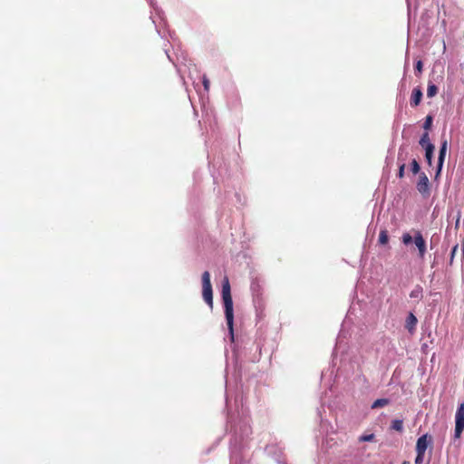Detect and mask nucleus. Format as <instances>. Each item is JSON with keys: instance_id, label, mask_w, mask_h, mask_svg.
<instances>
[{"instance_id": "27", "label": "nucleus", "mask_w": 464, "mask_h": 464, "mask_svg": "<svg viewBox=\"0 0 464 464\" xmlns=\"http://www.w3.org/2000/svg\"><path fill=\"white\" fill-rule=\"evenodd\" d=\"M402 464H410V463H409V462H407V461H404Z\"/></svg>"}, {"instance_id": "8", "label": "nucleus", "mask_w": 464, "mask_h": 464, "mask_svg": "<svg viewBox=\"0 0 464 464\" xmlns=\"http://www.w3.org/2000/svg\"><path fill=\"white\" fill-rule=\"evenodd\" d=\"M422 98V92L419 88H415L412 91L411 98V106H418L421 101Z\"/></svg>"}, {"instance_id": "12", "label": "nucleus", "mask_w": 464, "mask_h": 464, "mask_svg": "<svg viewBox=\"0 0 464 464\" xmlns=\"http://www.w3.org/2000/svg\"><path fill=\"white\" fill-rule=\"evenodd\" d=\"M438 92V88L437 86L432 83V82H429L428 84V89H427V96L429 98H431V97H434Z\"/></svg>"}, {"instance_id": "7", "label": "nucleus", "mask_w": 464, "mask_h": 464, "mask_svg": "<svg viewBox=\"0 0 464 464\" xmlns=\"http://www.w3.org/2000/svg\"><path fill=\"white\" fill-rule=\"evenodd\" d=\"M447 149H448V141L446 140H444L441 142V146H440V149L439 159H438L437 176L441 171V169H442V166H443V162H444V160H445V156H446V153H447Z\"/></svg>"}, {"instance_id": "26", "label": "nucleus", "mask_w": 464, "mask_h": 464, "mask_svg": "<svg viewBox=\"0 0 464 464\" xmlns=\"http://www.w3.org/2000/svg\"><path fill=\"white\" fill-rule=\"evenodd\" d=\"M459 218H460V214H459L458 216V218H457V221H456V227H459Z\"/></svg>"}, {"instance_id": "1", "label": "nucleus", "mask_w": 464, "mask_h": 464, "mask_svg": "<svg viewBox=\"0 0 464 464\" xmlns=\"http://www.w3.org/2000/svg\"><path fill=\"white\" fill-rule=\"evenodd\" d=\"M221 295H222V299H223V303H224L227 324L228 326L230 334L233 337V322H234L233 301H232V296H231L230 284H229L227 277H225L223 280Z\"/></svg>"}, {"instance_id": "16", "label": "nucleus", "mask_w": 464, "mask_h": 464, "mask_svg": "<svg viewBox=\"0 0 464 464\" xmlns=\"http://www.w3.org/2000/svg\"><path fill=\"white\" fill-rule=\"evenodd\" d=\"M421 293H422V290L420 286H417L416 288H414L411 294H410V296L411 298H419L421 296Z\"/></svg>"}, {"instance_id": "17", "label": "nucleus", "mask_w": 464, "mask_h": 464, "mask_svg": "<svg viewBox=\"0 0 464 464\" xmlns=\"http://www.w3.org/2000/svg\"><path fill=\"white\" fill-rule=\"evenodd\" d=\"M414 237H412L409 233H404L402 235L401 240L404 245H409L413 241Z\"/></svg>"}, {"instance_id": "6", "label": "nucleus", "mask_w": 464, "mask_h": 464, "mask_svg": "<svg viewBox=\"0 0 464 464\" xmlns=\"http://www.w3.org/2000/svg\"><path fill=\"white\" fill-rule=\"evenodd\" d=\"M431 438L428 434H424L420 436L416 443V452L424 453L428 448V445L430 443Z\"/></svg>"}, {"instance_id": "13", "label": "nucleus", "mask_w": 464, "mask_h": 464, "mask_svg": "<svg viewBox=\"0 0 464 464\" xmlns=\"http://www.w3.org/2000/svg\"><path fill=\"white\" fill-rule=\"evenodd\" d=\"M389 241L388 232L386 229H382L379 235V243L382 245H386Z\"/></svg>"}, {"instance_id": "23", "label": "nucleus", "mask_w": 464, "mask_h": 464, "mask_svg": "<svg viewBox=\"0 0 464 464\" xmlns=\"http://www.w3.org/2000/svg\"><path fill=\"white\" fill-rule=\"evenodd\" d=\"M458 247H459V246H458V245H455V246L452 247L451 254H450V264L453 262V259H454V256H455L456 252H457V250H458Z\"/></svg>"}, {"instance_id": "15", "label": "nucleus", "mask_w": 464, "mask_h": 464, "mask_svg": "<svg viewBox=\"0 0 464 464\" xmlns=\"http://www.w3.org/2000/svg\"><path fill=\"white\" fill-rule=\"evenodd\" d=\"M431 144L430 141L429 133L426 131L422 134L420 140V145L422 146L426 150V145Z\"/></svg>"}, {"instance_id": "21", "label": "nucleus", "mask_w": 464, "mask_h": 464, "mask_svg": "<svg viewBox=\"0 0 464 464\" xmlns=\"http://www.w3.org/2000/svg\"><path fill=\"white\" fill-rule=\"evenodd\" d=\"M424 459V453L417 452V456L415 458V464H422Z\"/></svg>"}, {"instance_id": "14", "label": "nucleus", "mask_w": 464, "mask_h": 464, "mask_svg": "<svg viewBox=\"0 0 464 464\" xmlns=\"http://www.w3.org/2000/svg\"><path fill=\"white\" fill-rule=\"evenodd\" d=\"M392 428L399 432H401L403 430V421L401 420H392Z\"/></svg>"}, {"instance_id": "25", "label": "nucleus", "mask_w": 464, "mask_h": 464, "mask_svg": "<svg viewBox=\"0 0 464 464\" xmlns=\"http://www.w3.org/2000/svg\"><path fill=\"white\" fill-rule=\"evenodd\" d=\"M203 85L206 91L209 89V81L206 77L203 79Z\"/></svg>"}, {"instance_id": "5", "label": "nucleus", "mask_w": 464, "mask_h": 464, "mask_svg": "<svg viewBox=\"0 0 464 464\" xmlns=\"http://www.w3.org/2000/svg\"><path fill=\"white\" fill-rule=\"evenodd\" d=\"M417 189L422 195L430 194L429 179L425 173H420L419 182L417 183Z\"/></svg>"}, {"instance_id": "10", "label": "nucleus", "mask_w": 464, "mask_h": 464, "mask_svg": "<svg viewBox=\"0 0 464 464\" xmlns=\"http://www.w3.org/2000/svg\"><path fill=\"white\" fill-rule=\"evenodd\" d=\"M435 147L433 144L426 145L425 158L429 165H431Z\"/></svg>"}, {"instance_id": "4", "label": "nucleus", "mask_w": 464, "mask_h": 464, "mask_svg": "<svg viewBox=\"0 0 464 464\" xmlns=\"http://www.w3.org/2000/svg\"><path fill=\"white\" fill-rule=\"evenodd\" d=\"M413 242L418 248L419 251V256L420 258H423L426 254V242L420 231H416L414 234V239Z\"/></svg>"}, {"instance_id": "24", "label": "nucleus", "mask_w": 464, "mask_h": 464, "mask_svg": "<svg viewBox=\"0 0 464 464\" xmlns=\"http://www.w3.org/2000/svg\"><path fill=\"white\" fill-rule=\"evenodd\" d=\"M415 69H416V71H418L419 72H421V71H422V62H421V61H418V62L416 63Z\"/></svg>"}, {"instance_id": "11", "label": "nucleus", "mask_w": 464, "mask_h": 464, "mask_svg": "<svg viewBox=\"0 0 464 464\" xmlns=\"http://www.w3.org/2000/svg\"><path fill=\"white\" fill-rule=\"evenodd\" d=\"M389 403H390V401L388 399H385V398L377 399L372 403V409L382 408V407H384V406L388 405Z\"/></svg>"}, {"instance_id": "22", "label": "nucleus", "mask_w": 464, "mask_h": 464, "mask_svg": "<svg viewBox=\"0 0 464 464\" xmlns=\"http://www.w3.org/2000/svg\"><path fill=\"white\" fill-rule=\"evenodd\" d=\"M404 169H405V164L401 163L399 167V172H398L399 178L401 179L404 176Z\"/></svg>"}, {"instance_id": "19", "label": "nucleus", "mask_w": 464, "mask_h": 464, "mask_svg": "<svg viewBox=\"0 0 464 464\" xmlns=\"http://www.w3.org/2000/svg\"><path fill=\"white\" fill-rule=\"evenodd\" d=\"M431 124H432V117L430 115H428L425 119V121H424V124H423V128L428 130L430 129L431 127Z\"/></svg>"}, {"instance_id": "2", "label": "nucleus", "mask_w": 464, "mask_h": 464, "mask_svg": "<svg viewBox=\"0 0 464 464\" xmlns=\"http://www.w3.org/2000/svg\"><path fill=\"white\" fill-rule=\"evenodd\" d=\"M202 295L204 301L210 306H213V290L210 282V274L205 271L202 274Z\"/></svg>"}, {"instance_id": "3", "label": "nucleus", "mask_w": 464, "mask_h": 464, "mask_svg": "<svg viewBox=\"0 0 464 464\" xmlns=\"http://www.w3.org/2000/svg\"><path fill=\"white\" fill-rule=\"evenodd\" d=\"M464 430V402H462L457 409L455 415V430L454 438L459 439Z\"/></svg>"}, {"instance_id": "20", "label": "nucleus", "mask_w": 464, "mask_h": 464, "mask_svg": "<svg viewBox=\"0 0 464 464\" xmlns=\"http://www.w3.org/2000/svg\"><path fill=\"white\" fill-rule=\"evenodd\" d=\"M374 439L373 434L362 435L360 437V441H372Z\"/></svg>"}, {"instance_id": "9", "label": "nucleus", "mask_w": 464, "mask_h": 464, "mask_svg": "<svg viewBox=\"0 0 464 464\" xmlns=\"http://www.w3.org/2000/svg\"><path fill=\"white\" fill-rule=\"evenodd\" d=\"M417 324V318L416 316L412 314V313H410V314L408 315L407 319H406V328L410 331V332H412L413 329L415 328Z\"/></svg>"}, {"instance_id": "18", "label": "nucleus", "mask_w": 464, "mask_h": 464, "mask_svg": "<svg viewBox=\"0 0 464 464\" xmlns=\"http://www.w3.org/2000/svg\"><path fill=\"white\" fill-rule=\"evenodd\" d=\"M420 165L416 160H413L411 163V169L413 174H417L420 171Z\"/></svg>"}]
</instances>
